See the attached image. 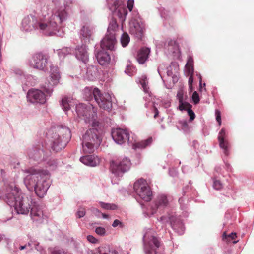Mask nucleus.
<instances>
[{"label":"nucleus","instance_id":"nucleus-62","mask_svg":"<svg viewBox=\"0 0 254 254\" xmlns=\"http://www.w3.org/2000/svg\"><path fill=\"white\" fill-rule=\"evenodd\" d=\"M167 74L168 76H171L172 75V74L171 72H170L169 70L167 71Z\"/></svg>","mask_w":254,"mask_h":254},{"label":"nucleus","instance_id":"nucleus-30","mask_svg":"<svg viewBox=\"0 0 254 254\" xmlns=\"http://www.w3.org/2000/svg\"><path fill=\"white\" fill-rule=\"evenodd\" d=\"M43 154V152L42 150H32L30 151L28 154V155L30 158H33L35 160H38L40 156Z\"/></svg>","mask_w":254,"mask_h":254},{"label":"nucleus","instance_id":"nucleus-7","mask_svg":"<svg viewBox=\"0 0 254 254\" xmlns=\"http://www.w3.org/2000/svg\"><path fill=\"white\" fill-rule=\"evenodd\" d=\"M144 251L146 254H156V249L159 248V242L152 230H148L144 235Z\"/></svg>","mask_w":254,"mask_h":254},{"label":"nucleus","instance_id":"nucleus-9","mask_svg":"<svg viewBox=\"0 0 254 254\" xmlns=\"http://www.w3.org/2000/svg\"><path fill=\"white\" fill-rule=\"evenodd\" d=\"M130 165V161L127 158H120L111 162V170L115 175L119 176L128 171Z\"/></svg>","mask_w":254,"mask_h":254},{"label":"nucleus","instance_id":"nucleus-54","mask_svg":"<svg viewBox=\"0 0 254 254\" xmlns=\"http://www.w3.org/2000/svg\"><path fill=\"white\" fill-rule=\"evenodd\" d=\"M71 4V1L69 0L65 2V3H64V6L65 7H67L69 6Z\"/></svg>","mask_w":254,"mask_h":254},{"label":"nucleus","instance_id":"nucleus-41","mask_svg":"<svg viewBox=\"0 0 254 254\" xmlns=\"http://www.w3.org/2000/svg\"><path fill=\"white\" fill-rule=\"evenodd\" d=\"M188 74L190 75V77L189 78V86L190 90L191 91L192 90V83L193 82V72L192 73H188Z\"/></svg>","mask_w":254,"mask_h":254},{"label":"nucleus","instance_id":"nucleus-14","mask_svg":"<svg viewBox=\"0 0 254 254\" xmlns=\"http://www.w3.org/2000/svg\"><path fill=\"white\" fill-rule=\"evenodd\" d=\"M28 100L33 103L44 104L46 102L45 94L41 90L32 89L27 93Z\"/></svg>","mask_w":254,"mask_h":254},{"label":"nucleus","instance_id":"nucleus-51","mask_svg":"<svg viewBox=\"0 0 254 254\" xmlns=\"http://www.w3.org/2000/svg\"><path fill=\"white\" fill-rule=\"evenodd\" d=\"M177 97L178 98L179 103L183 101V94L181 91H180L178 93Z\"/></svg>","mask_w":254,"mask_h":254},{"label":"nucleus","instance_id":"nucleus-59","mask_svg":"<svg viewBox=\"0 0 254 254\" xmlns=\"http://www.w3.org/2000/svg\"><path fill=\"white\" fill-rule=\"evenodd\" d=\"M129 67H127V68L125 70V72L127 73V74H128V75H131L130 73L129 72V70H128L129 69Z\"/></svg>","mask_w":254,"mask_h":254},{"label":"nucleus","instance_id":"nucleus-18","mask_svg":"<svg viewBox=\"0 0 254 254\" xmlns=\"http://www.w3.org/2000/svg\"><path fill=\"white\" fill-rule=\"evenodd\" d=\"M227 132L225 128H223L218 134V139L219 143V146L223 150V152L228 154V151L229 148V144L227 139Z\"/></svg>","mask_w":254,"mask_h":254},{"label":"nucleus","instance_id":"nucleus-34","mask_svg":"<svg viewBox=\"0 0 254 254\" xmlns=\"http://www.w3.org/2000/svg\"><path fill=\"white\" fill-rule=\"evenodd\" d=\"M118 28L117 21L113 19L110 22L107 32L108 34L114 33V32Z\"/></svg>","mask_w":254,"mask_h":254},{"label":"nucleus","instance_id":"nucleus-13","mask_svg":"<svg viewBox=\"0 0 254 254\" xmlns=\"http://www.w3.org/2000/svg\"><path fill=\"white\" fill-rule=\"evenodd\" d=\"M145 30V25L141 19H132L129 23V31L131 34L140 39Z\"/></svg>","mask_w":254,"mask_h":254},{"label":"nucleus","instance_id":"nucleus-17","mask_svg":"<svg viewBox=\"0 0 254 254\" xmlns=\"http://www.w3.org/2000/svg\"><path fill=\"white\" fill-rule=\"evenodd\" d=\"M116 43L115 35L114 33L108 34L103 38L101 43L102 49H109L113 50Z\"/></svg>","mask_w":254,"mask_h":254},{"label":"nucleus","instance_id":"nucleus-6","mask_svg":"<svg viewBox=\"0 0 254 254\" xmlns=\"http://www.w3.org/2000/svg\"><path fill=\"white\" fill-rule=\"evenodd\" d=\"M84 92L88 99L90 98V97H88V95L90 96L93 94L95 101L100 108L108 111H111L112 108V100L111 95L109 93H103L97 88H95L92 91L89 88H86L85 89Z\"/></svg>","mask_w":254,"mask_h":254},{"label":"nucleus","instance_id":"nucleus-55","mask_svg":"<svg viewBox=\"0 0 254 254\" xmlns=\"http://www.w3.org/2000/svg\"><path fill=\"white\" fill-rule=\"evenodd\" d=\"M180 123L182 124V126L184 127V128H186L188 127V124L187 121H184L181 122Z\"/></svg>","mask_w":254,"mask_h":254},{"label":"nucleus","instance_id":"nucleus-47","mask_svg":"<svg viewBox=\"0 0 254 254\" xmlns=\"http://www.w3.org/2000/svg\"><path fill=\"white\" fill-rule=\"evenodd\" d=\"M134 5L133 0H128L127 3V7L129 11H131Z\"/></svg>","mask_w":254,"mask_h":254},{"label":"nucleus","instance_id":"nucleus-32","mask_svg":"<svg viewBox=\"0 0 254 254\" xmlns=\"http://www.w3.org/2000/svg\"><path fill=\"white\" fill-rule=\"evenodd\" d=\"M97 69L95 67L92 66L88 68L87 71V75L90 80H94L97 76Z\"/></svg>","mask_w":254,"mask_h":254},{"label":"nucleus","instance_id":"nucleus-5","mask_svg":"<svg viewBox=\"0 0 254 254\" xmlns=\"http://www.w3.org/2000/svg\"><path fill=\"white\" fill-rule=\"evenodd\" d=\"M49 132V135H51ZM71 138V133L69 128L66 127L57 128L55 132L51 134L50 140L53 144L52 148L56 151L64 148Z\"/></svg>","mask_w":254,"mask_h":254},{"label":"nucleus","instance_id":"nucleus-52","mask_svg":"<svg viewBox=\"0 0 254 254\" xmlns=\"http://www.w3.org/2000/svg\"><path fill=\"white\" fill-rule=\"evenodd\" d=\"M52 254H65V253L62 250H54Z\"/></svg>","mask_w":254,"mask_h":254},{"label":"nucleus","instance_id":"nucleus-45","mask_svg":"<svg viewBox=\"0 0 254 254\" xmlns=\"http://www.w3.org/2000/svg\"><path fill=\"white\" fill-rule=\"evenodd\" d=\"M188 115L190 116V121L193 120L195 117V115L193 111L191 108L189 109L187 111Z\"/></svg>","mask_w":254,"mask_h":254},{"label":"nucleus","instance_id":"nucleus-57","mask_svg":"<svg viewBox=\"0 0 254 254\" xmlns=\"http://www.w3.org/2000/svg\"><path fill=\"white\" fill-rule=\"evenodd\" d=\"M173 80L174 82H176L178 80V78L177 76H172Z\"/></svg>","mask_w":254,"mask_h":254},{"label":"nucleus","instance_id":"nucleus-53","mask_svg":"<svg viewBox=\"0 0 254 254\" xmlns=\"http://www.w3.org/2000/svg\"><path fill=\"white\" fill-rule=\"evenodd\" d=\"M35 248L39 251H41L43 249L42 247L39 245V243L38 242H36L35 244Z\"/></svg>","mask_w":254,"mask_h":254},{"label":"nucleus","instance_id":"nucleus-12","mask_svg":"<svg viewBox=\"0 0 254 254\" xmlns=\"http://www.w3.org/2000/svg\"><path fill=\"white\" fill-rule=\"evenodd\" d=\"M60 78L57 67L51 66L50 75L48 82H45L43 86V88L47 95H51L53 91V87L59 83Z\"/></svg>","mask_w":254,"mask_h":254},{"label":"nucleus","instance_id":"nucleus-37","mask_svg":"<svg viewBox=\"0 0 254 254\" xmlns=\"http://www.w3.org/2000/svg\"><path fill=\"white\" fill-rule=\"evenodd\" d=\"M190 108H191V105L190 104L183 101L179 103V109L180 110L188 111Z\"/></svg>","mask_w":254,"mask_h":254},{"label":"nucleus","instance_id":"nucleus-4","mask_svg":"<svg viewBox=\"0 0 254 254\" xmlns=\"http://www.w3.org/2000/svg\"><path fill=\"white\" fill-rule=\"evenodd\" d=\"M92 127L88 129L82 136V151L84 153H92L100 146L102 141L101 129L96 120V112L92 115Z\"/></svg>","mask_w":254,"mask_h":254},{"label":"nucleus","instance_id":"nucleus-23","mask_svg":"<svg viewBox=\"0 0 254 254\" xmlns=\"http://www.w3.org/2000/svg\"><path fill=\"white\" fill-rule=\"evenodd\" d=\"M150 53V49L148 48H142L138 52L136 59L140 64H144L147 60L148 55Z\"/></svg>","mask_w":254,"mask_h":254},{"label":"nucleus","instance_id":"nucleus-29","mask_svg":"<svg viewBox=\"0 0 254 254\" xmlns=\"http://www.w3.org/2000/svg\"><path fill=\"white\" fill-rule=\"evenodd\" d=\"M152 139L151 138H148L147 140L142 141L141 142H139L133 144V147L134 149L138 148V149H142L145 148L146 146L150 144L152 142Z\"/></svg>","mask_w":254,"mask_h":254},{"label":"nucleus","instance_id":"nucleus-3","mask_svg":"<svg viewBox=\"0 0 254 254\" xmlns=\"http://www.w3.org/2000/svg\"><path fill=\"white\" fill-rule=\"evenodd\" d=\"M24 183L30 190H34L38 196L42 198L46 194L50 186L48 172H37L34 169L24 171Z\"/></svg>","mask_w":254,"mask_h":254},{"label":"nucleus","instance_id":"nucleus-20","mask_svg":"<svg viewBox=\"0 0 254 254\" xmlns=\"http://www.w3.org/2000/svg\"><path fill=\"white\" fill-rule=\"evenodd\" d=\"M80 161L84 164L92 167L96 166L100 163V159L94 155L82 156L80 157Z\"/></svg>","mask_w":254,"mask_h":254},{"label":"nucleus","instance_id":"nucleus-44","mask_svg":"<svg viewBox=\"0 0 254 254\" xmlns=\"http://www.w3.org/2000/svg\"><path fill=\"white\" fill-rule=\"evenodd\" d=\"M192 98L193 101L194 102V103L195 104L199 103V100H200L198 94L197 93V92L196 91H195L194 92H193L192 96Z\"/></svg>","mask_w":254,"mask_h":254},{"label":"nucleus","instance_id":"nucleus-63","mask_svg":"<svg viewBox=\"0 0 254 254\" xmlns=\"http://www.w3.org/2000/svg\"><path fill=\"white\" fill-rule=\"evenodd\" d=\"M156 110V113H155V114L154 115V118H156L157 117L158 114V111L157 110Z\"/></svg>","mask_w":254,"mask_h":254},{"label":"nucleus","instance_id":"nucleus-24","mask_svg":"<svg viewBox=\"0 0 254 254\" xmlns=\"http://www.w3.org/2000/svg\"><path fill=\"white\" fill-rule=\"evenodd\" d=\"M31 210V217L35 221L42 222L44 219L43 212L38 207L32 206Z\"/></svg>","mask_w":254,"mask_h":254},{"label":"nucleus","instance_id":"nucleus-50","mask_svg":"<svg viewBox=\"0 0 254 254\" xmlns=\"http://www.w3.org/2000/svg\"><path fill=\"white\" fill-rule=\"evenodd\" d=\"M119 225H122L121 222L118 219H116L115 220H114V221L113 222V223L112 224V226L113 227H116L117 226H118Z\"/></svg>","mask_w":254,"mask_h":254},{"label":"nucleus","instance_id":"nucleus-61","mask_svg":"<svg viewBox=\"0 0 254 254\" xmlns=\"http://www.w3.org/2000/svg\"><path fill=\"white\" fill-rule=\"evenodd\" d=\"M172 226V228L174 229H177V226L176 225V224H171Z\"/></svg>","mask_w":254,"mask_h":254},{"label":"nucleus","instance_id":"nucleus-15","mask_svg":"<svg viewBox=\"0 0 254 254\" xmlns=\"http://www.w3.org/2000/svg\"><path fill=\"white\" fill-rule=\"evenodd\" d=\"M47 59L42 54H36L33 55L29 60V64L31 66L43 70L46 66Z\"/></svg>","mask_w":254,"mask_h":254},{"label":"nucleus","instance_id":"nucleus-28","mask_svg":"<svg viewBox=\"0 0 254 254\" xmlns=\"http://www.w3.org/2000/svg\"><path fill=\"white\" fill-rule=\"evenodd\" d=\"M237 235L236 233H231L229 235H227L226 232L223 234V240L227 242H232L233 244H236L238 241H235L234 239L237 238Z\"/></svg>","mask_w":254,"mask_h":254},{"label":"nucleus","instance_id":"nucleus-25","mask_svg":"<svg viewBox=\"0 0 254 254\" xmlns=\"http://www.w3.org/2000/svg\"><path fill=\"white\" fill-rule=\"evenodd\" d=\"M61 105L64 111L66 112L74 105V102L72 98L65 96L62 99Z\"/></svg>","mask_w":254,"mask_h":254},{"label":"nucleus","instance_id":"nucleus-19","mask_svg":"<svg viewBox=\"0 0 254 254\" xmlns=\"http://www.w3.org/2000/svg\"><path fill=\"white\" fill-rule=\"evenodd\" d=\"M75 54L77 59L85 63L88 60V53L87 47L85 45H83L77 47L75 49Z\"/></svg>","mask_w":254,"mask_h":254},{"label":"nucleus","instance_id":"nucleus-48","mask_svg":"<svg viewBox=\"0 0 254 254\" xmlns=\"http://www.w3.org/2000/svg\"><path fill=\"white\" fill-rule=\"evenodd\" d=\"M85 214V210L84 208H80L77 212V215L79 218L83 217Z\"/></svg>","mask_w":254,"mask_h":254},{"label":"nucleus","instance_id":"nucleus-49","mask_svg":"<svg viewBox=\"0 0 254 254\" xmlns=\"http://www.w3.org/2000/svg\"><path fill=\"white\" fill-rule=\"evenodd\" d=\"M92 211L93 213L96 216H97V217H101V214L102 213L98 209L95 208H93L92 209Z\"/></svg>","mask_w":254,"mask_h":254},{"label":"nucleus","instance_id":"nucleus-38","mask_svg":"<svg viewBox=\"0 0 254 254\" xmlns=\"http://www.w3.org/2000/svg\"><path fill=\"white\" fill-rule=\"evenodd\" d=\"M96 233L100 236H104L106 235V230L103 227H97L95 230Z\"/></svg>","mask_w":254,"mask_h":254},{"label":"nucleus","instance_id":"nucleus-60","mask_svg":"<svg viewBox=\"0 0 254 254\" xmlns=\"http://www.w3.org/2000/svg\"><path fill=\"white\" fill-rule=\"evenodd\" d=\"M26 245L21 246L19 247V249L20 250H22L26 248Z\"/></svg>","mask_w":254,"mask_h":254},{"label":"nucleus","instance_id":"nucleus-36","mask_svg":"<svg viewBox=\"0 0 254 254\" xmlns=\"http://www.w3.org/2000/svg\"><path fill=\"white\" fill-rule=\"evenodd\" d=\"M129 40V37L127 33H124L122 34L121 38V42L123 47H126L128 44Z\"/></svg>","mask_w":254,"mask_h":254},{"label":"nucleus","instance_id":"nucleus-2","mask_svg":"<svg viewBox=\"0 0 254 254\" xmlns=\"http://www.w3.org/2000/svg\"><path fill=\"white\" fill-rule=\"evenodd\" d=\"M3 198L9 205L14 207L17 214L27 215L33 206L31 196L23 193L20 189L13 185L7 189Z\"/></svg>","mask_w":254,"mask_h":254},{"label":"nucleus","instance_id":"nucleus-39","mask_svg":"<svg viewBox=\"0 0 254 254\" xmlns=\"http://www.w3.org/2000/svg\"><path fill=\"white\" fill-rule=\"evenodd\" d=\"M47 167L51 170H54L57 166V162L55 159H50L47 162Z\"/></svg>","mask_w":254,"mask_h":254},{"label":"nucleus","instance_id":"nucleus-22","mask_svg":"<svg viewBox=\"0 0 254 254\" xmlns=\"http://www.w3.org/2000/svg\"><path fill=\"white\" fill-rule=\"evenodd\" d=\"M93 33V29L88 26L83 27L80 32L81 38L85 43L89 42Z\"/></svg>","mask_w":254,"mask_h":254},{"label":"nucleus","instance_id":"nucleus-1","mask_svg":"<svg viewBox=\"0 0 254 254\" xmlns=\"http://www.w3.org/2000/svg\"><path fill=\"white\" fill-rule=\"evenodd\" d=\"M68 14L65 9L61 8L51 15L48 21H39L33 16L25 17L22 21L21 29L26 32L38 30L45 35L62 36L58 25L67 19Z\"/></svg>","mask_w":254,"mask_h":254},{"label":"nucleus","instance_id":"nucleus-42","mask_svg":"<svg viewBox=\"0 0 254 254\" xmlns=\"http://www.w3.org/2000/svg\"><path fill=\"white\" fill-rule=\"evenodd\" d=\"M213 187L216 190H220L223 187V185L219 180H215L213 183Z\"/></svg>","mask_w":254,"mask_h":254},{"label":"nucleus","instance_id":"nucleus-64","mask_svg":"<svg viewBox=\"0 0 254 254\" xmlns=\"http://www.w3.org/2000/svg\"><path fill=\"white\" fill-rule=\"evenodd\" d=\"M28 246H31V244L30 243H28V245H27Z\"/></svg>","mask_w":254,"mask_h":254},{"label":"nucleus","instance_id":"nucleus-16","mask_svg":"<svg viewBox=\"0 0 254 254\" xmlns=\"http://www.w3.org/2000/svg\"><path fill=\"white\" fill-rule=\"evenodd\" d=\"M112 135L113 140L118 144H122L129 140V134L126 130L116 128L113 130Z\"/></svg>","mask_w":254,"mask_h":254},{"label":"nucleus","instance_id":"nucleus-31","mask_svg":"<svg viewBox=\"0 0 254 254\" xmlns=\"http://www.w3.org/2000/svg\"><path fill=\"white\" fill-rule=\"evenodd\" d=\"M139 82L143 89L144 91L146 93L148 92L149 88L147 86L148 82L146 76L145 75H142L140 78Z\"/></svg>","mask_w":254,"mask_h":254},{"label":"nucleus","instance_id":"nucleus-11","mask_svg":"<svg viewBox=\"0 0 254 254\" xmlns=\"http://www.w3.org/2000/svg\"><path fill=\"white\" fill-rule=\"evenodd\" d=\"M76 111L78 116L82 118L86 123L91 122L92 115L96 112V118H97V110L91 104L86 105L80 103L76 105Z\"/></svg>","mask_w":254,"mask_h":254},{"label":"nucleus","instance_id":"nucleus-27","mask_svg":"<svg viewBox=\"0 0 254 254\" xmlns=\"http://www.w3.org/2000/svg\"><path fill=\"white\" fill-rule=\"evenodd\" d=\"M99 254H118L117 251L111 249L109 246H101L99 248Z\"/></svg>","mask_w":254,"mask_h":254},{"label":"nucleus","instance_id":"nucleus-46","mask_svg":"<svg viewBox=\"0 0 254 254\" xmlns=\"http://www.w3.org/2000/svg\"><path fill=\"white\" fill-rule=\"evenodd\" d=\"M87 240L91 243L96 244L98 242V240L92 235H88L87 237Z\"/></svg>","mask_w":254,"mask_h":254},{"label":"nucleus","instance_id":"nucleus-26","mask_svg":"<svg viewBox=\"0 0 254 254\" xmlns=\"http://www.w3.org/2000/svg\"><path fill=\"white\" fill-rule=\"evenodd\" d=\"M168 203V201L166 196L162 195L159 197L155 203V209L159 208H164L166 206Z\"/></svg>","mask_w":254,"mask_h":254},{"label":"nucleus","instance_id":"nucleus-8","mask_svg":"<svg viewBox=\"0 0 254 254\" xmlns=\"http://www.w3.org/2000/svg\"><path fill=\"white\" fill-rule=\"evenodd\" d=\"M134 189L136 194L145 201L151 200L152 192L145 180L140 179L135 182Z\"/></svg>","mask_w":254,"mask_h":254},{"label":"nucleus","instance_id":"nucleus-58","mask_svg":"<svg viewBox=\"0 0 254 254\" xmlns=\"http://www.w3.org/2000/svg\"><path fill=\"white\" fill-rule=\"evenodd\" d=\"M199 84L200 87H202V78L200 75H199Z\"/></svg>","mask_w":254,"mask_h":254},{"label":"nucleus","instance_id":"nucleus-43","mask_svg":"<svg viewBox=\"0 0 254 254\" xmlns=\"http://www.w3.org/2000/svg\"><path fill=\"white\" fill-rule=\"evenodd\" d=\"M215 116H216V120L219 124V125L220 126L221 125V112L218 110H216L215 111Z\"/></svg>","mask_w":254,"mask_h":254},{"label":"nucleus","instance_id":"nucleus-21","mask_svg":"<svg viewBox=\"0 0 254 254\" xmlns=\"http://www.w3.org/2000/svg\"><path fill=\"white\" fill-rule=\"evenodd\" d=\"M96 58L99 64L102 65H107L110 62V56L104 49L100 50L96 54Z\"/></svg>","mask_w":254,"mask_h":254},{"label":"nucleus","instance_id":"nucleus-56","mask_svg":"<svg viewBox=\"0 0 254 254\" xmlns=\"http://www.w3.org/2000/svg\"><path fill=\"white\" fill-rule=\"evenodd\" d=\"M101 216H102V217L104 219H108L109 218V216L107 214L101 213Z\"/></svg>","mask_w":254,"mask_h":254},{"label":"nucleus","instance_id":"nucleus-35","mask_svg":"<svg viewBox=\"0 0 254 254\" xmlns=\"http://www.w3.org/2000/svg\"><path fill=\"white\" fill-rule=\"evenodd\" d=\"M101 207L106 210H116L118 208L117 205L113 203H106L103 202H100Z\"/></svg>","mask_w":254,"mask_h":254},{"label":"nucleus","instance_id":"nucleus-33","mask_svg":"<svg viewBox=\"0 0 254 254\" xmlns=\"http://www.w3.org/2000/svg\"><path fill=\"white\" fill-rule=\"evenodd\" d=\"M193 64V59L192 57H190L186 64V69L188 73H192L194 72Z\"/></svg>","mask_w":254,"mask_h":254},{"label":"nucleus","instance_id":"nucleus-10","mask_svg":"<svg viewBox=\"0 0 254 254\" xmlns=\"http://www.w3.org/2000/svg\"><path fill=\"white\" fill-rule=\"evenodd\" d=\"M110 10L114 16H117L122 21L125 20L127 12L123 0H116L114 1L108 2Z\"/></svg>","mask_w":254,"mask_h":254},{"label":"nucleus","instance_id":"nucleus-40","mask_svg":"<svg viewBox=\"0 0 254 254\" xmlns=\"http://www.w3.org/2000/svg\"><path fill=\"white\" fill-rule=\"evenodd\" d=\"M71 52V49L68 48H65L58 52V55L60 58L64 57L65 55Z\"/></svg>","mask_w":254,"mask_h":254}]
</instances>
